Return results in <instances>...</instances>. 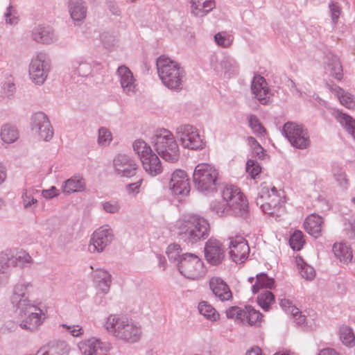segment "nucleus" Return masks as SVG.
Wrapping results in <instances>:
<instances>
[{"instance_id":"nucleus-16","label":"nucleus","mask_w":355,"mask_h":355,"mask_svg":"<svg viewBox=\"0 0 355 355\" xmlns=\"http://www.w3.org/2000/svg\"><path fill=\"white\" fill-rule=\"evenodd\" d=\"M211 67L217 74L223 75L225 78H231L238 73L239 67L234 58L224 55L219 58L216 54L210 56Z\"/></svg>"},{"instance_id":"nucleus-12","label":"nucleus","mask_w":355,"mask_h":355,"mask_svg":"<svg viewBox=\"0 0 355 355\" xmlns=\"http://www.w3.org/2000/svg\"><path fill=\"white\" fill-rule=\"evenodd\" d=\"M282 132L291 144L295 148L305 149L311 144L307 130L301 125L287 122L284 124Z\"/></svg>"},{"instance_id":"nucleus-9","label":"nucleus","mask_w":355,"mask_h":355,"mask_svg":"<svg viewBox=\"0 0 355 355\" xmlns=\"http://www.w3.org/2000/svg\"><path fill=\"white\" fill-rule=\"evenodd\" d=\"M178 268L181 275L191 280L199 279L206 273L203 261L192 253L182 254L178 263Z\"/></svg>"},{"instance_id":"nucleus-1","label":"nucleus","mask_w":355,"mask_h":355,"mask_svg":"<svg viewBox=\"0 0 355 355\" xmlns=\"http://www.w3.org/2000/svg\"><path fill=\"white\" fill-rule=\"evenodd\" d=\"M221 201H213L210 209L218 216L235 215L243 216L248 210V202L241 189L234 185H226L221 191Z\"/></svg>"},{"instance_id":"nucleus-18","label":"nucleus","mask_w":355,"mask_h":355,"mask_svg":"<svg viewBox=\"0 0 355 355\" xmlns=\"http://www.w3.org/2000/svg\"><path fill=\"white\" fill-rule=\"evenodd\" d=\"M229 240V254L231 259L236 263L244 262L248 259L250 252L247 241L239 235L231 236Z\"/></svg>"},{"instance_id":"nucleus-15","label":"nucleus","mask_w":355,"mask_h":355,"mask_svg":"<svg viewBox=\"0 0 355 355\" xmlns=\"http://www.w3.org/2000/svg\"><path fill=\"white\" fill-rule=\"evenodd\" d=\"M31 129L43 141H49L53 138V127L48 116L42 112H35L31 116Z\"/></svg>"},{"instance_id":"nucleus-26","label":"nucleus","mask_w":355,"mask_h":355,"mask_svg":"<svg viewBox=\"0 0 355 355\" xmlns=\"http://www.w3.org/2000/svg\"><path fill=\"white\" fill-rule=\"evenodd\" d=\"M93 279L98 293L107 294L112 284V276L104 269H96L93 272Z\"/></svg>"},{"instance_id":"nucleus-7","label":"nucleus","mask_w":355,"mask_h":355,"mask_svg":"<svg viewBox=\"0 0 355 355\" xmlns=\"http://www.w3.org/2000/svg\"><path fill=\"white\" fill-rule=\"evenodd\" d=\"M282 195L283 191H278L275 187L261 186L255 202L265 214L275 215L284 202Z\"/></svg>"},{"instance_id":"nucleus-24","label":"nucleus","mask_w":355,"mask_h":355,"mask_svg":"<svg viewBox=\"0 0 355 355\" xmlns=\"http://www.w3.org/2000/svg\"><path fill=\"white\" fill-rule=\"evenodd\" d=\"M209 287L214 295L223 302L232 298V293L228 285L220 277H211L209 280Z\"/></svg>"},{"instance_id":"nucleus-22","label":"nucleus","mask_w":355,"mask_h":355,"mask_svg":"<svg viewBox=\"0 0 355 355\" xmlns=\"http://www.w3.org/2000/svg\"><path fill=\"white\" fill-rule=\"evenodd\" d=\"M78 347L82 355H96L98 349L108 352L112 348V345L109 342L92 337L79 342Z\"/></svg>"},{"instance_id":"nucleus-5","label":"nucleus","mask_w":355,"mask_h":355,"mask_svg":"<svg viewBox=\"0 0 355 355\" xmlns=\"http://www.w3.org/2000/svg\"><path fill=\"white\" fill-rule=\"evenodd\" d=\"M155 150L165 161L177 162L180 157V148L172 132L166 129L157 131L151 138Z\"/></svg>"},{"instance_id":"nucleus-27","label":"nucleus","mask_w":355,"mask_h":355,"mask_svg":"<svg viewBox=\"0 0 355 355\" xmlns=\"http://www.w3.org/2000/svg\"><path fill=\"white\" fill-rule=\"evenodd\" d=\"M32 38L37 42L51 44L57 41L58 36L52 28L39 26L33 29Z\"/></svg>"},{"instance_id":"nucleus-40","label":"nucleus","mask_w":355,"mask_h":355,"mask_svg":"<svg viewBox=\"0 0 355 355\" xmlns=\"http://www.w3.org/2000/svg\"><path fill=\"white\" fill-rule=\"evenodd\" d=\"M333 252L335 256L343 263H348L352 259V252L345 243H334Z\"/></svg>"},{"instance_id":"nucleus-21","label":"nucleus","mask_w":355,"mask_h":355,"mask_svg":"<svg viewBox=\"0 0 355 355\" xmlns=\"http://www.w3.org/2000/svg\"><path fill=\"white\" fill-rule=\"evenodd\" d=\"M116 76L123 92L128 96L134 95L137 91V84L130 69L125 65H121L117 69Z\"/></svg>"},{"instance_id":"nucleus-41","label":"nucleus","mask_w":355,"mask_h":355,"mask_svg":"<svg viewBox=\"0 0 355 355\" xmlns=\"http://www.w3.org/2000/svg\"><path fill=\"white\" fill-rule=\"evenodd\" d=\"M336 119L344 129L355 139V119L351 116L341 112H336Z\"/></svg>"},{"instance_id":"nucleus-56","label":"nucleus","mask_w":355,"mask_h":355,"mask_svg":"<svg viewBox=\"0 0 355 355\" xmlns=\"http://www.w3.org/2000/svg\"><path fill=\"white\" fill-rule=\"evenodd\" d=\"M16 266L21 268L28 267L33 262L32 257L26 252H19L15 255Z\"/></svg>"},{"instance_id":"nucleus-39","label":"nucleus","mask_w":355,"mask_h":355,"mask_svg":"<svg viewBox=\"0 0 355 355\" xmlns=\"http://www.w3.org/2000/svg\"><path fill=\"white\" fill-rule=\"evenodd\" d=\"M245 316L243 317V324H248L250 326H259L263 315L250 306H245Z\"/></svg>"},{"instance_id":"nucleus-3","label":"nucleus","mask_w":355,"mask_h":355,"mask_svg":"<svg viewBox=\"0 0 355 355\" xmlns=\"http://www.w3.org/2000/svg\"><path fill=\"white\" fill-rule=\"evenodd\" d=\"M175 227L180 239L191 244L206 239L210 232L208 220L196 214L182 215L176 221Z\"/></svg>"},{"instance_id":"nucleus-61","label":"nucleus","mask_w":355,"mask_h":355,"mask_svg":"<svg viewBox=\"0 0 355 355\" xmlns=\"http://www.w3.org/2000/svg\"><path fill=\"white\" fill-rule=\"evenodd\" d=\"M143 182L142 179H140L136 182L128 184L125 186V190L128 194H137L139 193L140 187Z\"/></svg>"},{"instance_id":"nucleus-8","label":"nucleus","mask_w":355,"mask_h":355,"mask_svg":"<svg viewBox=\"0 0 355 355\" xmlns=\"http://www.w3.org/2000/svg\"><path fill=\"white\" fill-rule=\"evenodd\" d=\"M17 310L21 318L20 327L30 331L37 330L46 318L44 311L32 302Z\"/></svg>"},{"instance_id":"nucleus-37","label":"nucleus","mask_w":355,"mask_h":355,"mask_svg":"<svg viewBox=\"0 0 355 355\" xmlns=\"http://www.w3.org/2000/svg\"><path fill=\"white\" fill-rule=\"evenodd\" d=\"M0 137L4 143L12 144L19 138V131L15 125L5 123L1 127Z\"/></svg>"},{"instance_id":"nucleus-2","label":"nucleus","mask_w":355,"mask_h":355,"mask_svg":"<svg viewBox=\"0 0 355 355\" xmlns=\"http://www.w3.org/2000/svg\"><path fill=\"white\" fill-rule=\"evenodd\" d=\"M103 327L112 336L126 343H137L142 336L140 324L125 315H109Z\"/></svg>"},{"instance_id":"nucleus-36","label":"nucleus","mask_w":355,"mask_h":355,"mask_svg":"<svg viewBox=\"0 0 355 355\" xmlns=\"http://www.w3.org/2000/svg\"><path fill=\"white\" fill-rule=\"evenodd\" d=\"M332 176L338 186L343 190L349 187V180L347 178L345 170L338 164H334L331 168Z\"/></svg>"},{"instance_id":"nucleus-30","label":"nucleus","mask_w":355,"mask_h":355,"mask_svg":"<svg viewBox=\"0 0 355 355\" xmlns=\"http://www.w3.org/2000/svg\"><path fill=\"white\" fill-rule=\"evenodd\" d=\"M85 189V180L79 175H75L67 179L62 186V192L67 194L83 192Z\"/></svg>"},{"instance_id":"nucleus-6","label":"nucleus","mask_w":355,"mask_h":355,"mask_svg":"<svg viewBox=\"0 0 355 355\" xmlns=\"http://www.w3.org/2000/svg\"><path fill=\"white\" fill-rule=\"evenodd\" d=\"M193 180L196 188L200 192L205 194L214 193L218 184V171L211 164H199L194 169Z\"/></svg>"},{"instance_id":"nucleus-59","label":"nucleus","mask_w":355,"mask_h":355,"mask_svg":"<svg viewBox=\"0 0 355 355\" xmlns=\"http://www.w3.org/2000/svg\"><path fill=\"white\" fill-rule=\"evenodd\" d=\"M61 327L74 337H79L84 334V330L80 325H67L66 324H62Z\"/></svg>"},{"instance_id":"nucleus-32","label":"nucleus","mask_w":355,"mask_h":355,"mask_svg":"<svg viewBox=\"0 0 355 355\" xmlns=\"http://www.w3.org/2000/svg\"><path fill=\"white\" fill-rule=\"evenodd\" d=\"M322 223V217L317 214H311L306 218L304 227L308 234L315 238H318L321 235Z\"/></svg>"},{"instance_id":"nucleus-13","label":"nucleus","mask_w":355,"mask_h":355,"mask_svg":"<svg viewBox=\"0 0 355 355\" xmlns=\"http://www.w3.org/2000/svg\"><path fill=\"white\" fill-rule=\"evenodd\" d=\"M114 238L112 229L108 225H103L96 230L92 234L88 251L90 253H101L110 245Z\"/></svg>"},{"instance_id":"nucleus-50","label":"nucleus","mask_w":355,"mask_h":355,"mask_svg":"<svg viewBox=\"0 0 355 355\" xmlns=\"http://www.w3.org/2000/svg\"><path fill=\"white\" fill-rule=\"evenodd\" d=\"M244 311L245 308L232 306L226 311V315L228 318L233 319L235 322L242 324L245 316Z\"/></svg>"},{"instance_id":"nucleus-57","label":"nucleus","mask_w":355,"mask_h":355,"mask_svg":"<svg viewBox=\"0 0 355 355\" xmlns=\"http://www.w3.org/2000/svg\"><path fill=\"white\" fill-rule=\"evenodd\" d=\"M101 205L103 210L109 214H117L121 209L119 202L115 200L103 202Z\"/></svg>"},{"instance_id":"nucleus-17","label":"nucleus","mask_w":355,"mask_h":355,"mask_svg":"<svg viewBox=\"0 0 355 355\" xmlns=\"http://www.w3.org/2000/svg\"><path fill=\"white\" fill-rule=\"evenodd\" d=\"M114 173L121 178H132L137 173L138 165L132 157L126 154H118L113 159Z\"/></svg>"},{"instance_id":"nucleus-58","label":"nucleus","mask_w":355,"mask_h":355,"mask_svg":"<svg viewBox=\"0 0 355 355\" xmlns=\"http://www.w3.org/2000/svg\"><path fill=\"white\" fill-rule=\"evenodd\" d=\"M6 22L10 25L17 24L18 22V17L16 9L9 6L7 8V11L5 13Z\"/></svg>"},{"instance_id":"nucleus-55","label":"nucleus","mask_w":355,"mask_h":355,"mask_svg":"<svg viewBox=\"0 0 355 355\" xmlns=\"http://www.w3.org/2000/svg\"><path fill=\"white\" fill-rule=\"evenodd\" d=\"M246 171L252 178L254 179L261 173V168L257 162L250 159L246 163Z\"/></svg>"},{"instance_id":"nucleus-19","label":"nucleus","mask_w":355,"mask_h":355,"mask_svg":"<svg viewBox=\"0 0 355 355\" xmlns=\"http://www.w3.org/2000/svg\"><path fill=\"white\" fill-rule=\"evenodd\" d=\"M169 189L175 196H187L190 192L189 178L184 170L176 169L171 176Z\"/></svg>"},{"instance_id":"nucleus-60","label":"nucleus","mask_w":355,"mask_h":355,"mask_svg":"<svg viewBox=\"0 0 355 355\" xmlns=\"http://www.w3.org/2000/svg\"><path fill=\"white\" fill-rule=\"evenodd\" d=\"M22 202L25 209H29L37 203V200L31 194L23 191L21 195Z\"/></svg>"},{"instance_id":"nucleus-34","label":"nucleus","mask_w":355,"mask_h":355,"mask_svg":"<svg viewBox=\"0 0 355 355\" xmlns=\"http://www.w3.org/2000/svg\"><path fill=\"white\" fill-rule=\"evenodd\" d=\"M326 72L336 79L340 80L343 78V67L339 59L334 55H327Z\"/></svg>"},{"instance_id":"nucleus-62","label":"nucleus","mask_w":355,"mask_h":355,"mask_svg":"<svg viewBox=\"0 0 355 355\" xmlns=\"http://www.w3.org/2000/svg\"><path fill=\"white\" fill-rule=\"evenodd\" d=\"M331 19L334 24L337 23L340 14V8L337 3H331L329 4Z\"/></svg>"},{"instance_id":"nucleus-52","label":"nucleus","mask_w":355,"mask_h":355,"mask_svg":"<svg viewBox=\"0 0 355 355\" xmlns=\"http://www.w3.org/2000/svg\"><path fill=\"white\" fill-rule=\"evenodd\" d=\"M214 41L218 46L227 48L231 46L233 37L226 32H220L214 35Z\"/></svg>"},{"instance_id":"nucleus-51","label":"nucleus","mask_w":355,"mask_h":355,"mask_svg":"<svg viewBox=\"0 0 355 355\" xmlns=\"http://www.w3.org/2000/svg\"><path fill=\"white\" fill-rule=\"evenodd\" d=\"M289 243L293 250H301L304 243L302 232L295 230L290 237Z\"/></svg>"},{"instance_id":"nucleus-64","label":"nucleus","mask_w":355,"mask_h":355,"mask_svg":"<svg viewBox=\"0 0 355 355\" xmlns=\"http://www.w3.org/2000/svg\"><path fill=\"white\" fill-rule=\"evenodd\" d=\"M101 40L106 48L112 47L115 43L114 37L107 33H103L101 35Z\"/></svg>"},{"instance_id":"nucleus-48","label":"nucleus","mask_w":355,"mask_h":355,"mask_svg":"<svg viewBox=\"0 0 355 355\" xmlns=\"http://www.w3.org/2000/svg\"><path fill=\"white\" fill-rule=\"evenodd\" d=\"M275 301L274 295L269 291H265L257 297L259 306L264 310L268 311L272 303Z\"/></svg>"},{"instance_id":"nucleus-45","label":"nucleus","mask_w":355,"mask_h":355,"mask_svg":"<svg viewBox=\"0 0 355 355\" xmlns=\"http://www.w3.org/2000/svg\"><path fill=\"white\" fill-rule=\"evenodd\" d=\"M132 148L134 151L138 155L141 162L144 160V158L148 157L154 153L150 146L142 139L135 140L132 144Z\"/></svg>"},{"instance_id":"nucleus-38","label":"nucleus","mask_w":355,"mask_h":355,"mask_svg":"<svg viewBox=\"0 0 355 355\" xmlns=\"http://www.w3.org/2000/svg\"><path fill=\"white\" fill-rule=\"evenodd\" d=\"M16 266V259L15 251L11 249H7L0 253V272H7L10 267Z\"/></svg>"},{"instance_id":"nucleus-28","label":"nucleus","mask_w":355,"mask_h":355,"mask_svg":"<svg viewBox=\"0 0 355 355\" xmlns=\"http://www.w3.org/2000/svg\"><path fill=\"white\" fill-rule=\"evenodd\" d=\"M68 10L71 18L75 22H83L86 18L87 7L83 0H69Z\"/></svg>"},{"instance_id":"nucleus-43","label":"nucleus","mask_w":355,"mask_h":355,"mask_svg":"<svg viewBox=\"0 0 355 355\" xmlns=\"http://www.w3.org/2000/svg\"><path fill=\"white\" fill-rule=\"evenodd\" d=\"M338 335L340 340L345 346L352 347L355 345V336L350 327L345 324L340 326Z\"/></svg>"},{"instance_id":"nucleus-54","label":"nucleus","mask_w":355,"mask_h":355,"mask_svg":"<svg viewBox=\"0 0 355 355\" xmlns=\"http://www.w3.org/2000/svg\"><path fill=\"white\" fill-rule=\"evenodd\" d=\"M249 125L253 132L257 135H263L265 132V128L260 123L257 116L251 115L248 119Z\"/></svg>"},{"instance_id":"nucleus-33","label":"nucleus","mask_w":355,"mask_h":355,"mask_svg":"<svg viewBox=\"0 0 355 355\" xmlns=\"http://www.w3.org/2000/svg\"><path fill=\"white\" fill-rule=\"evenodd\" d=\"M71 73L73 76L88 77L92 73V65L83 59H75L71 64Z\"/></svg>"},{"instance_id":"nucleus-31","label":"nucleus","mask_w":355,"mask_h":355,"mask_svg":"<svg viewBox=\"0 0 355 355\" xmlns=\"http://www.w3.org/2000/svg\"><path fill=\"white\" fill-rule=\"evenodd\" d=\"M191 13L198 17H202L216 6L214 0H191Z\"/></svg>"},{"instance_id":"nucleus-20","label":"nucleus","mask_w":355,"mask_h":355,"mask_svg":"<svg viewBox=\"0 0 355 355\" xmlns=\"http://www.w3.org/2000/svg\"><path fill=\"white\" fill-rule=\"evenodd\" d=\"M225 248L223 243L214 238H210L205 245V257L208 263L218 266L225 258Z\"/></svg>"},{"instance_id":"nucleus-49","label":"nucleus","mask_w":355,"mask_h":355,"mask_svg":"<svg viewBox=\"0 0 355 355\" xmlns=\"http://www.w3.org/2000/svg\"><path fill=\"white\" fill-rule=\"evenodd\" d=\"M182 249L180 245L178 244H171L168 246L166 249V254L168 256V259L171 261L176 263L177 264L179 263V260L181 258L182 254Z\"/></svg>"},{"instance_id":"nucleus-10","label":"nucleus","mask_w":355,"mask_h":355,"mask_svg":"<svg viewBox=\"0 0 355 355\" xmlns=\"http://www.w3.org/2000/svg\"><path fill=\"white\" fill-rule=\"evenodd\" d=\"M175 135L182 146L190 150L202 149L205 143L196 127L191 124H181L175 128Z\"/></svg>"},{"instance_id":"nucleus-47","label":"nucleus","mask_w":355,"mask_h":355,"mask_svg":"<svg viewBox=\"0 0 355 355\" xmlns=\"http://www.w3.org/2000/svg\"><path fill=\"white\" fill-rule=\"evenodd\" d=\"M296 263L302 278L306 280L313 279L315 276V272L311 266L305 263L301 257L296 258Z\"/></svg>"},{"instance_id":"nucleus-44","label":"nucleus","mask_w":355,"mask_h":355,"mask_svg":"<svg viewBox=\"0 0 355 355\" xmlns=\"http://www.w3.org/2000/svg\"><path fill=\"white\" fill-rule=\"evenodd\" d=\"M274 284L275 281L272 278L268 277L264 273H260L257 275V280L255 284L252 286V291L255 294L258 293L261 288L271 289Z\"/></svg>"},{"instance_id":"nucleus-42","label":"nucleus","mask_w":355,"mask_h":355,"mask_svg":"<svg viewBox=\"0 0 355 355\" xmlns=\"http://www.w3.org/2000/svg\"><path fill=\"white\" fill-rule=\"evenodd\" d=\"M279 304L285 312L296 318L297 323L300 324L304 322L305 317L301 315L299 309L293 304L292 301L283 298L280 300Z\"/></svg>"},{"instance_id":"nucleus-35","label":"nucleus","mask_w":355,"mask_h":355,"mask_svg":"<svg viewBox=\"0 0 355 355\" xmlns=\"http://www.w3.org/2000/svg\"><path fill=\"white\" fill-rule=\"evenodd\" d=\"M327 87L336 96L342 105L348 109H354L355 107V101L349 93L345 92L342 88L336 85L327 83Z\"/></svg>"},{"instance_id":"nucleus-53","label":"nucleus","mask_w":355,"mask_h":355,"mask_svg":"<svg viewBox=\"0 0 355 355\" xmlns=\"http://www.w3.org/2000/svg\"><path fill=\"white\" fill-rule=\"evenodd\" d=\"M112 140L110 131L106 128L102 127L98 130V144L102 146H108Z\"/></svg>"},{"instance_id":"nucleus-46","label":"nucleus","mask_w":355,"mask_h":355,"mask_svg":"<svg viewBox=\"0 0 355 355\" xmlns=\"http://www.w3.org/2000/svg\"><path fill=\"white\" fill-rule=\"evenodd\" d=\"M199 313L211 321H216L219 318V314L216 309L207 302L202 301L198 306Z\"/></svg>"},{"instance_id":"nucleus-29","label":"nucleus","mask_w":355,"mask_h":355,"mask_svg":"<svg viewBox=\"0 0 355 355\" xmlns=\"http://www.w3.org/2000/svg\"><path fill=\"white\" fill-rule=\"evenodd\" d=\"M141 164L146 173L152 177L157 176L163 171L162 162L155 153L144 158Z\"/></svg>"},{"instance_id":"nucleus-14","label":"nucleus","mask_w":355,"mask_h":355,"mask_svg":"<svg viewBox=\"0 0 355 355\" xmlns=\"http://www.w3.org/2000/svg\"><path fill=\"white\" fill-rule=\"evenodd\" d=\"M32 282L25 279H19L14 284L10 296V302L16 309L31 303L29 296L33 291Z\"/></svg>"},{"instance_id":"nucleus-25","label":"nucleus","mask_w":355,"mask_h":355,"mask_svg":"<svg viewBox=\"0 0 355 355\" xmlns=\"http://www.w3.org/2000/svg\"><path fill=\"white\" fill-rule=\"evenodd\" d=\"M38 355H69L70 347L64 340H53L41 348Z\"/></svg>"},{"instance_id":"nucleus-11","label":"nucleus","mask_w":355,"mask_h":355,"mask_svg":"<svg viewBox=\"0 0 355 355\" xmlns=\"http://www.w3.org/2000/svg\"><path fill=\"white\" fill-rule=\"evenodd\" d=\"M51 63L46 55L38 53L34 55L28 66V74L31 81L37 85H42L50 72Z\"/></svg>"},{"instance_id":"nucleus-63","label":"nucleus","mask_w":355,"mask_h":355,"mask_svg":"<svg viewBox=\"0 0 355 355\" xmlns=\"http://www.w3.org/2000/svg\"><path fill=\"white\" fill-rule=\"evenodd\" d=\"M59 195V191L54 186L49 189H43L42 191V196L46 199H51Z\"/></svg>"},{"instance_id":"nucleus-23","label":"nucleus","mask_w":355,"mask_h":355,"mask_svg":"<svg viewBox=\"0 0 355 355\" xmlns=\"http://www.w3.org/2000/svg\"><path fill=\"white\" fill-rule=\"evenodd\" d=\"M265 78L260 75L254 76L251 85V89L255 98L262 105L271 102L270 89Z\"/></svg>"},{"instance_id":"nucleus-4","label":"nucleus","mask_w":355,"mask_h":355,"mask_svg":"<svg viewBox=\"0 0 355 355\" xmlns=\"http://www.w3.org/2000/svg\"><path fill=\"white\" fill-rule=\"evenodd\" d=\"M158 76L169 89L180 91L182 88L185 71L180 64L165 56H160L156 62Z\"/></svg>"}]
</instances>
